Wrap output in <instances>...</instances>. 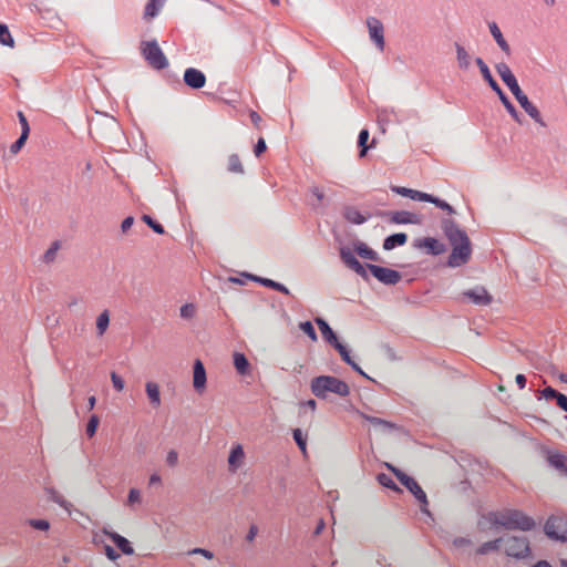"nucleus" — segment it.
I'll list each match as a JSON object with an SVG mask.
<instances>
[{"label": "nucleus", "instance_id": "nucleus-1", "mask_svg": "<svg viewBox=\"0 0 567 567\" xmlns=\"http://www.w3.org/2000/svg\"><path fill=\"white\" fill-rule=\"evenodd\" d=\"M340 258L342 262L353 270L357 275H359L362 279L369 280V275L367 269L371 272V275L378 279L380 282L394 286L401 281L402 275L398 270L390 269L386 267H382L374 264H367L365 267L355 258L353 251L348 247L340 248Z\"/></svg>", "mask_w": 567, "mask_h": 567}, {"label": "nucleus", "instance_id": "nucleus-2", "mask_svg": "<svg viewBox=\"0 0 567 567\" xmlns=\"http://www.w3.org/2000/svg\"><path fill=\"white\" fill-rule=\"evenodd\" d=\"M487 519L495 526H502L505 529L532 530L535 527V520L517 509H509L504 513L489 512Z\"/></svg>", "mask_w": 567, "mask_h": 567}, {"label": "nucleus", "instance_id": "nucleus-3", "mask_svg": "<svg viewBox=\"0 0 567 567\" xmlns=\"http://www.w3.org/2000/svg\"><path fill=\"white\" fill-rule=\"evenodd\" d=\"M311 392L319 399H326L329 392L340 396L350 394L349 385L341 379L332 375H319L311 380Z\"/></svg>", "mask_w": 567, "mask_h": 567}, {"label": "nucleus", "instance_id": "nucleus-4", "mask_svg": "<svg viewBox=\"0 0 567 567\" xmlns=\"http://www.w3.org/2000/svg\"><path fill=\"white\" fill-rule=\"evenodd\" d=\"M389 468L393 472V474L396 476L399 482L410 492L413 494V496L419 501L421 512L424 514L430 515V512L427 509L429 501L425 492L423 488L419 485V483L411 477L410 475L405 474L401 470H398L391 465H389Z\"/></svg>", "mask_w": 567, "mask_h": 567}, {"label": "nucleus", "instance_id": "nucleus-5", "mask_svg": "<svg viewBox=\"0 0 567 567\" xmlns=\"http://www.w3.org/2000/svg\"><path fill=\"white\" fill-rule=\"evenodd\" d=\"M141 53L150 66L155 70H163L168 65V60L156 40L142 41Z\"/></svg>", "mask_w": 567, "mask_h": 567}, {"label": "nucleus", "instance_id": "nucleus-6", "mask_svg": "<svg viewBox=\"0 0 567 567\" xmlns=\"http://www.w3.org/2000/svg\"><path fill=\"white\" fill-rule=\"evenodd\" d=\"M472 256V244L470 239L452 246V251L446 265L456 268L468 262Z\"/></svg>", "mask_w": 567, "mask_h": 567}, {"label": "nucleus", "instance_id": "nucleus-7", "mask_svg": "<svg viewBox=\"0 0 567 567\" xmlns=\"http://www.w3.org/2000/svg\"><path fill=\"white\" fill-rule=\"evenodd\" d=\"M505 542V553L509 557H514L517 559L525 558L529 556L530 554V547L529 542L527 537H517L512 536L506 539Z\"/></svg>", "mask_w": 567, "mask_h": 567}, {"label": "nucleus", "instance_id": "nucleus-8", "mask_svg": "<svg viewBox=\"0 0 567 567\" xmlns=\"http://www.w3.org/2000/svg\"><path fill=\"white\" fill-rule=\"evenodd\" d=\"M441 229L451 246L470 239L466 231L453 218H442Z\"/></svg>", "mask_w": 567, "mask_h": 567}, {"label": "nucleus", "instance_id": "nucleus-9", "mask_svg": "<svg viewBox=\"0 0 567 567\" xmlns=\"http://www.w3.org/2000/svg\"><path fill=\"white\" fill-rule=\"evenodd\" d=\"M519 105L524 109V111L539 125L546 127L547 124L543 121L539 110L528 100L527 95L522 91L520 86L517 84L513 89L509 90Z\"/></svg>", "mask_w": 567, "mask_h": 567}, {"label": "nucleus", "instance_id": "nucleus-10", "mask_svg": "<svg viewBox=\"0 0 567 567\" xmlns=\"http://www.w3.org/2000/svg\"><path fill=\"white\" fill-rule=\"evenodd\" d=\"M545 534L555 540H567V522L561 517L550 516L544 526Z\"/></svg>", "mask_w": 567, "mask_h": 567}, {"label": "nucleus", "instance_id": "nucleus-11", "mask_svg": "<svg viewBox=\"0 0 567 567\" xmlns=\"http://www.w3.org/2000/svg\"><path fill=\"white\" fill-rule=\"evenodd\" d=\"M486 83L492 89V91L497 94L499 101L502 102L506 111L509 113V115L514 118V121H516L518 124H522V114L516 110V107L511 102L505 92L502 90L496 80L492 78V80H487Z\"/></svg>", "mask_w": 567, "mask_h": 567}, {"label": "nucleus", "instance_id": "nucleus-12", "mask_svg": "<svg viewBox=\"0 0 567 567\" xmlns=\"http://www.w3.org/2000/svg\"><path fill=\"white\" fill-rule=\"evenodd\" d=\"M378 216L389 217L390 223L392 224H421V218L419 215L408 212V210H396V212H380Z\"/></svg>", "mask_w": 567, "mask_h": 567}, {"label": "nucleus", "instance_id": "nucleus-13", "mask_svg": "<svg viewBox=\"0 0 567 567\" xmlns=\"http://www.w3.org/2000/svg\"><path fill=\"white\" fill-rule=\"evenodd\" d=\"M415 248H425L426 252L432 256H439L446 251V246L434 237H424L415 239L413 243Z\"/></svg>", "mask_w": 567, "mask_h": 567}, {"label": "nucleus", "instance_id": "nucleus-14", "mask_svg": "<svg viewBox=\"0 0 567 567\" xmlns=\"http://www.w3.org/2000/svg\"><path fill=\"white\" fill-rule=\"evenodd\" d=\"M367 27L369 29V34L371 40L375 43V45L380 49H384V28L382 22L374 18L369 17L367 19Z\"/></svg>", "mask_w": 567, "mask_h": 567}, {"label": "nucleus", "instance_id": "nucleus-15", "mask_svg": "<svg viewBox=\"0 0 567 567\" xmlns=\"http://www.w3.org/2000/svg\"><path fill=\"white\" fill-rule=\"evenodd\" d=\"M183 80L184 83L193 90L202 89L206 84V75L200 70L195 68L186 69Z\"/></svg>", "mask_w": 567, "mask_h": 567}, {"label": "nucleus", "instance_id": "nucleus-16", "mask_svg": "<svg viewBox=\"0 0 567 567\" xmlns=\"http://www.w3.org/2000/svg\"><path fill=\"white\" fill-rule=\"evenodd\" d=\"M464 297L468 298L473 303L478 306H487L492 302V296L484 287L477 286L463 292Z\"/></svg>", "mask_w": 567, "mask_h": 567}, {"label": "nucleus", "instance_id": "nucleus-17", "mask_svg": "<svg viewBox=\"0 0 567 567\" xmlns=\"http://www.w3.org/2000/svg\"><path fill=\"white\" fill-rule=\"evenodd\" d=\"M206 370L200 360H196L193 367V385L198 392L203 391L206 386Z\"/></svg>", "mask_w": 567, "mask_h": 567}, {"label": "nucleus", "instance_id": "nucleus-18", "mask_svg": "<svg viewBox=\"0 0 567 567\" xmlns=\"http://www.w3.org/2000/svg\"><path fill=\"white\" fill-rule=\"evenodd\" d=\"M103 532L124 555H133L134 554V548L132 547L131 543L124 536H122L115 532H109L106 529H104Z\"/></svg>", "mask_w": 567, "mask_h": 567}, {"label": "nucleus", "instance_id": "nucleus-19", "mask_svg": "<svg viewBox=\"0 0 567 567\" xmlns=\"http://www.w3.org/2000/svg\"><path fill=\"white\" fill-rule=\"evenodd\" d=\"M454 48L456 52V62L458 69L462 71H467L471 66L472 55L465 49V47L457 41L454 42Z\"/></svg>", "mask_w": 567, "mask_h": 567}, {"label": "nucleus", "instance_id": "nucleus-20", "mask_svg": "<svg viewBox=\"0 0 567 567\" xmlns=\"http://www.w3.org/2000/svg\"><path fill=\"white\" fill-rule=\"evenodd\" d=\"M548 464L557 470L559 474L567 476V456L559 452H549L547 455Z\"/></svg>", "mask_w": 567, "mask_h": 567}, {"label": "nucleus", "instance_id": "nucleus-21", "mask_svg": "<svg viewBox=\"0 0 567 567\" xmlns=\"http://www.w3.org/2000/svg\"><path fill=\"white\" fill-rule=\"evenodd\" d=\"M488 29H489V32L492 34V37L494 38V40L496 41L497 45L499 47V49L506 54V55H509L511 54V47L509 44L507 43V41L504 39L498 25L496 22H489L488 23Z\"/></svg>", "mask_w": 567, "mask_h": 567}, {"label": "nucleus", "instance_id": "nucleus-22", "mask_svg": "<svg viewBox=\"0 0 567 567\" xmlns=\"http://www.w3.org/2000/svg\"><path fill=\"white\" fill-rule=\"evenodd\" d=\"M353 249L354 251L361 257V258H364V259H369V260H372V261H379L380 260V257H379V254L373 250L372 248H370L363 241H360V240H357L354 244H353Z\"/></svg>", "mask_w": 567, "mask_h": 567}, {"label": "nucleus", "instance_id": "nucleus-23", "mask_svg": "<svg viewBox=\"0 0 567 567\" xmlns=\"http://www.w3.org/2000/svg\"><path fill=\"white\" fill-rule=\"evenodd\" d=\"M408 241V235L405 233H395L388 236L382 244L384 250H392L398 246H403Z\"/></svg>", "mask_w": 567, "mask_h": 567}, {"label": "nucleus", "instance_id": "nucleus-24", "mask_svg": "<svg viewBox=\"0 0 567 567\" xmlns=\"http://www.w3.org/2000/svg\"><path fill=\"white\" fill-rule=\"evenodd\" d=\"M315 322L317 323L319 330L321 331V334H322L323 339L328 343L331 344L333 342H337V340H338L337 334L334 333V331L331 329L329 323L323 318L317 317L315 319Z\"/></svg>", "mask_w": 567, "mask_h": 567}, {"label": "nucleus", "instance_id": "nucleus-25", "mask_svg": "<svg viewBox=\"0 0 567 567\" xmlns=\"http://www.w3.org/2000/svg\"><path fill=\"white\" fill-rule=\"evenodd\" d=\"M370 133L367 128L360 131L358 136L359 156L364 157L368 151L375 145V138L372 140L371 144L368 145Z\"/></svg>", "mask_w": 567, "mask_h": 567}, {"label": "nucleus", "instance_id": "nucleus-26", "mask_svg": "<svg viewBox=\"0 0 567 567\" xmlns=\"http://www.w3.org/2000/svg\"><path fill=\"white\" fill-rule=\"evenodd\" d=\"M245 457V453L241 445H236L231 449L228 456V465L230 471H236Z\"/></svg>", "mask_w": 567, "mask_h": 567}, {"label": "nucleus", "instance_id": "nucleus-27", "mask_svg": "<svg viewBox=\"0 0 567 567\" xmlns=\"http://www.w3.org/2000/svg\"><path fill=\"white\" fill-rule=\"evenodd\" d=\"M145 390L147 398L150 400V403L153 408H158L161 405V393H159V386L157 383L148 381L145 384Z\"/></svg>", "mask_w": 567, "mask_h": 567}, {"label": "nucleus", "instance_id": "nucleus-28", "mask_svg": "<svg viewBox=\"0 0 567 567\" xmlns=\"http://www.w3.org/2000/svg\"><path fill=\"white\" fill-rule=\"evenodd\" d=\"M343 217L355 225H361L367 221V217H364L354 206H346L343 209Z\"/></svg>", "mask_w": 567, "mask_h": 567}, {"label": "nucleus", "instance_id": "nucleus-29", "mask_svg": "<svg viewBox=\"0 0 567 567\" xmlns=\"http://www.w3.org/2000/svg\"><path fill=\"white\" fill-rule=\"evenodd\" d=\"M234 365L237 370V372L241 375H245L248 373L250 364L248 359L244 353L235 352L234 354Z\"/></svg>", "mask_w": 567, "mask_h": 567}, {"label": "nucleus", "instance_id": "nucleus-30", "mask_svg": "<svg viewBox=\"0 0 567 567\" xmlns=\"http://www.w3.org/2000/svg\"><path fill=\"white\" fill-rule=\"evenodd\" d=\"M504 542L503 537H498L494 540H489L486 543H483L477 549V555H486L491 551H497L501 548L502 543Z\"/></svg>", "mask_w": 567, "mask_h": 567}, {"label": "nucleus", "instance_id": "nucleus-31", "mask_svg": "<svg viewBox=\"0 0 567 567\" xmlns=\"http://www.w3.org/2000/svg\"><path fill=\"white\" fill-rule=\"evenodd\" d=\"M165 0H148L144 10V18H154L157 16Z\"/></svg>", "mask_w": 567, "mask_h": 567}, {"label": "nucleus", "instance_id": "nucleus-32", "mask_svg": "<svg viewBox=\"0 0 567 567\" xmlns=\"http://www.w3.org/2000/svg\"><path fill=\"white\" fill-rule=\"evenodd\" d=\"M228 172L230 173H235V174H244L245 173V169H244V166L241 164V161L239 158V156L237 154H231L229 157H228V167H227Z\"/></svg>", "mask_w": 567, "mask_h": 567}, {"label": "nucleus", "instance_id": "nucleus-33", "mask_svg": "<svg viewBox=\"0 0 567 567\" xmlns=\"http://www.w3.org/2000/svg\"><path fill=\"white\" fill-rule=\"evenodd\" d=\"M0 44L9 48L14 47V39L12 38L7 24L0 22Z\"/></svg>", "mask_w": 567, "mask_h": 567}, {"label": "nucleus", "instance_id": "nucleus-34", "mask_svg": "<svg viewBox=\"0 0 567 567\" xmlns=\"http://www.w3.org/2000/svg\"><path fill=\"white\" fill-rule=\"evenodd\" d=\"M380 485L390 488L395 492H402V489L395 484V482L385 473H380L377 476Z\"/></svg>", "mask_w": 567, "mask_h": 567}, {"label": "nucleus", "instance_id": "nucleus-35", "mask_svg": "<svg viewBox=\"0 0 567 567\" xmlns=\"http://www.w3.org/2000/svg\"><path fill=\"white\" fill-rule=\"evenodd\" d=\"M110 324V316L107 310H104L96 319V329L100 336H102Z\"/></svg>", "mask_w": 567, "mask_h": 567}, {"label": "nucleus", "instance_id": "nucleus-36", "mask_svg": "<svg viewBox=\"0 0 567 567\" xmlns=\"http://www.w3.org/2000/svg\"><path fill=\"white\" fill-rule=\"evenodd\" d=\"M247 278H249L250 280H252L255 282L260 284L261 286H264L266 288H270L272 290H276V288H278V284H279L278 281H275L272 279L259 277L256 275H247Z\"/></svg>", "mask_w": 567, "mask_h": 567}, {"label": "nucleus", "instance_id": "nucleus-37", "mask_svg": "<svg viewBox=\"0 0 567 567\" xmlns=\"http://www.w3.org/2000/svg\"><path fill=\"white\" fill-rule=\"evenodd\" d=\"M292 437L300 449V451L306 454L307 453V437L303 435L300 429L292 430Z\"/></svg>", "mask_w": 567, "mask_h": 567}, {"label": "nucleus", "instance_id": "nucleus-38", "mask_svg": "<svg viewBox=\"0 0 567 567\" xmlns=\"http://www.w3.org/2000/svg\"><path fill=\"white\" fill-rule=\"evenodd\" d=\"M563 393L558 392L551 386H546L539 392V395L537 396L538 400L545 399V400H555L556 403L558 402V398L561 396Z\"/></svg>", "mask_w": 567, "mask_h": 567}, {"label": "nucleus", "instance_id": "nucleus-39", "mask_svg": "<svg viewBox=\"0 0 567 567\" xmlns=\"http://www.w3.org/2000/svg\"><path fill=\"white\" fill-rule=\"evenodd\" d=\"M142 220L153 229L154 233L158 235H163L165 233V229L162 224H159L157 220L152 218L150 215H143Z\"/></svg>", "mask_w": 567, "mask_h": 567}, {"label": "nucleus", "instance_id": "nucleus-40", "mask_svg": "<svg viewBox=\"0 0 567 567\" xmlns=\"http://www.w3.org/2000/svg\"><path fill=\"white\" fill-rule=\"evenodd\" d=\"M427 203L434 204L436 207L447 212L450 215L455 214V209L445 200L434 196L431 194L430 200Z\"/></svg>", "mask_w": 567, "mask_h": 567}, {"label": "nucleus", "instance_id": "nucleus-41", "mask_svg": "<svg viewBox=\"0 0 567 567\" xmlns=\"http://www.w3.org/2000/svg\"><path fill=\"white\" fill-rule=\"evenodd\" d=\"M361 417L364 419L365 421L370 422L372 425H381V426L386 427V429H394L395 427V425L393 423H391V422H389L386 420L377 417V416H371V415L361 413Z\"/></svg>", "mask_w": 567, "mask_h": 567}, {"label": "nucleus", "instance_id": "nucleus-42", "mask_svg": "<svg viewBox=\"0 0 567 567\" xmlns=\"http://www.w3.org/2000/svg\"><path fill=\"white\" fill-rule=\"evenodd\" d=\"M474 62L477 65V68L480 69V72H481L484 81L486 82L487 80H492L493 75L491 73L488 65L484 62V60L482 58L477 56L474 59Z\"/></svg>", "mask_w": 567, "mask_h": 567}, {"label": "nucleus", "instance_id": "nucleus-43", "mask_svg": "<svg viewBox=\"0 0 567 567\" xmlns=\"http://www.w3.org/2000/svg\"><path fill=\"white\" fill-rule=\"evenodd\" d=\"M299 329L306 333L311 339V341L316 342L318 340L317 332L310 321L300 322Z\"/></svg>", "mask_w": 567, "mask_h": 567}, {"label": "nucleus", "instance_id": "nucleus-44", "mask_svg": "<svg viewBox=\"0 0 567 567\" xmlns=\"http://www.w3.org/2000/svg\"><path fill=\"white\" fill-rule=\"evenodd\" d=\"M59 248H60V243L53 241L51 247L44 252L43 261L47 264L52 262L55 259Z\"/></svg>", "mask_w": 567, "mask_h": 567}, {"label": "nucleus", "instance_id": "nucleus-45", "mask_svg": "<svg viewBox=\"0 0 567 567\" xmlns=\"http://www.w3.org/2000/svg\"><path fill=\"white\" fill-rule=\"evenodd\" d=\"M99 422H100V419L96 414H92L89 419V422L86 424V435L89 437H92L95 433H96V430H97V426H99Z\"/></svg>", "mask_w": 567, "mask_h": 567}, {"label": "nucleus", "instance_id": "nucleus-46", "mask_svg": "<svg viewBox=\"0 0 567 567\" xmlns=\"http://www.w3.org/2000/svg\"><path fill=\"white\" fill-rule=\"evenodd\" d=\"M48 493L52 502L59 504L61 507L68 508L69 502H66L59 492H56L54 488H49Z\"/></svg>", "mask_w": 567, "mask_h": 567}, {"label": "nucleus", "instance_id": "nucleus-47", "mask_svg": "<svg viewBox=\"0 0 567 567\" xmlns=\"http://www.w3.org/2000/svg\"><path fill=\"white\" fill-rule=\"evenodd\" d=\"M28 524L39 530H48L50 528V523L47 519H35L31 518L28 520Z\"/></svg>", "mask_w": 567, "mask_h": 567}, {"label": "nucleus", "instance_id": "nucleus-48", "mask_svg": "<svg viewBox=\"0 0 567 567\" xmlns=\"http://www.w3.org/2000/svg\"><path fill=\"white\" fill-rule=\"evenodd\" d=\"M196 309L193 303H186L181 307L179 315L184 319H192L195 316Z\"/></svg>", "mask_w": 567, "mask_h": 567}, {"label": "nucleus", "instance_id": "nucleus-49", "mask_svg": "<svg viewBox=\"0 0 567 567\" xmlns=\"http://www.w3.org/2000/svg\"><path fill=\"white\" fill-rule=\"evenodd\" d=\"M430 196L431 194L410 188V196H408V198L427 203L430 200Z\"/></svg>", "mask_w": 567, "mask_h": 567}, {"label": "nucleus", "instance_id": "nucleus-50", "mask_svg": "<svg viewBox=\"0 0 567 567\" xmlns=\"http://www.w3.org/2000/svg\"><path fill=\"white\" fill-rule=\"evenodd\" d=\"M29 136H25V135H21L19 136V138L13 143L11 144L10 146V152L12 154H17L20 152V150L24 146L27 140H28Z\"/></svg>", "mask_w": 567, "mask_h": 567}, {"label": "nucleus", "instance_id": "nucleus-51", "mask_svg": "<svg viewBox=\"0 0 567 567\" xmlns=\"http://www.w3.org/2000/svg\"><path fill=\"white\" fill-rule=\"evenodd\" d=\"M18 118H19V123L21 125V135L29 136L30 126H29L27 117L24 116V114L21 111L18 112Z\"/></svg>", "mask_w": 567, "mask_h": 567}, {"label": "nucleus", "instance_id": "nucleus-52", "mask_svg": "<svg viewBox=\"0 0 567 567\" xmlns=\"http://www.w3.org/2000/svg\"><path fill=\"white\" fill-rule=\"evenodd\" d=\"M501 79L503 80V82L506 84V86L509 90L518 84V82L512 71L507 72L506 74H503V76H501Z\"/></svg>", "mask_w": 567, "mask_h": 567}, {"label": "nucleus", "instance_id": "nucleus-53", "mask_svg": "<svg viewBox=\"0 0 567 567\" xmlns=\"http://www.w3.org/2000/svg\"><path fill=\"white\" fill-rule=\"evenodd\" d=\"M111 381L116 391H122L124 389V380L115 372H111Z\"/></svg>", "mask_w": 567, "mask_h": 567}, {"label": "nucleus", "instance_id": "nucleus-54", "mask_svg": "<svg viewBox=\"0 0 567 567\" xmlns=\"http://www.w3.org/2000/svg\"><path fill=\"white\" fill-rule=\"evenodd\" d=\"M141 502V492L137 488H131L128 492L127 503L133 505Z\"/></svg>", "mask_w": 567, "mask_h": 567}, {"label": "nucleus", "instance_id": "nucleus-55", "mask_svg": "<svg viewBox=\"0 0 567 567\" xmlns=\"http://www.w3.org/2000/svg\"><path fill=\"white\" fill-rule=\"evenodd\" d=\"M178 463V453L175 450H171L166 455V464L169 467L176 466Z\"/></svg>", "mask_w": 567, "mask_h": 567}, {"label": "nucleus", "instance_id": "nucleus-56", "mask_svg": "<svg viewBox=\"0 0 567 567\" xmlns=\"http://www.w3.org/2000/svg\"><path fill=\"white\" fill-rule=\"evenodd\" d=\"M267 150V145H266V142L262 137L258 138L255 147H254V153L257 157H259L262 153H265Z\"/></svg>", "mask_w": 567, "mask_h": 567}, {"label": "nucleus", "instance_id": "nucleus-57", "mask_svg": "<svg viewBox=\"0 0 567 567\" xmlns=\"http://www.w3.org/2000/svg\"><path fill=\"white\" fill-rule=\"evenodd\" d=\"M311 194L317 198L318 204H313L315 207H318L321 205L322 200L324 199V193L321 188L315 186L310 189Z\"/></svg>", "mask_w": 567, "mask_h": 567}, {"label": "nucleus", "instance_id": "nucleus-58", "mask_svg": "<svg viewBox=\"0 0 567 567\" xmlns=\"http://www.w3.org/2000/svg\"><path fill=\"white\" fill-rule=\"evenodd\" d=\"M188 554L189 555L199 554L200 556H204L207 559L214 558V553L208 549H205V548H194V549L189 550Z\"/></svg>", "mask_w": 567, "mask_h": 567}, {"label": "nucleus", "instance_id": "nucleus-59", "mask_svg": "<svg viewBox=\"0 0 567 567\" xmlns=\"http://www.w3.org/2000/svg\"><path fill=\"white\" fill-rule=\"evenodd\" d=\"M104 551L106 557L112 561H115L120 558V554L110 545L104 546Z\"/></svg>", "mask_w": 567, "mask_h": 567}, {"label": "nucleus", "instance_id": "nucleus-60", "mask_svg": "<svg viewBox=\"0 0 567 567\" xmlns=\"http://www.w3.org/2000/svg\"><path fill=\"white\" fill-rule=\"evenodd\" d=\"M391 190L398 195L403 196V197L410 196V188H408V187L392 185Z\"/></svg>", "mask_w": 567, "mask_h": 567}, {"label": "nucleus", "instance_id": "nucleus-61", "mask_svg": "<svg viewBox=\"0 0 567 567\" xmlns=\"http://www.w3.org/2000/svg\"><path fill=\"white\" fill-rule=\"evenodd\" d=\"M453 545L457 548L460 547H465V546H470L472 545V540L470 538H465V537H456L454 540H453Z\"/></svg>", "mask_w": 567, "mask_h": 567}, {"label": "nucleus", "instance_id": "nucleus-62", "mask_svg": "<svg viewBox=\"0 0 567 567\" xmlns=\"http://www.w3.org/2000/svg\"><path fill=\"white\" fill-rule=\"evenodd\" d=\"M495 69L499 76H503V74H506L511 71L509 66L505 62L496 63Z\"/></svg>", "mask_w": 567, "mask_h": 567}, {"label": "nucleus", "instance_id": "nucleus-63", "mask_svg": "<svg viewBox=\"0 0 567 567\" xmlns=\"http://www.w3.org/2000/svg\"><path fill=\"white\" fill-rule=\"evenodd\" d=\"M133 223H134V217L127 216L126 218H124L121 224L122 231L126 233L132 227Z\"/></svg>", "mask_w": 567, "mask_h": 567}, {"label": "nucleus", "instance_id": "nucleus-64", "mask_svg": "<svg viewBox=\"0 0 567 567\" xmlns=\"http://www.w3.org/2000/svg\"><path fill=\"white\" fill-rule=\"evenodd\" d=\"M556 404L559 409L567 413V396L565 394L558 398V402Z\"/></svg>", "mask_w": 567, "mask_h": 567}]
</instances>
